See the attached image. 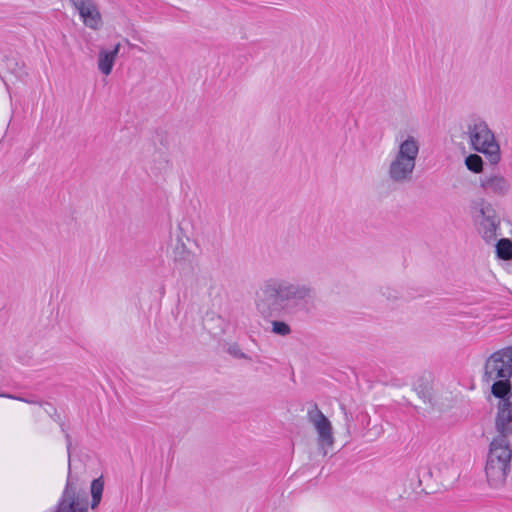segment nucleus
I'll use <instances>...</instances> for the list:
<instances>
[{"instance_id":"nucleus-1","label":"nucleus","mask_w":512,"mask_h":512,"mask_svg":"<svg viewBox=\"0 0 512 512\" xmlns=\"http://www.w3.org/2000/svg\"><path fill=\"white\" fill-rule=\"evenodd\" d=\"M314 296L315 290L309 283L271 277L256 290L254 304L263 318H278L291 307L308 303Z\"/></svg>"},{"instance_id":"nucleus-2","label":"nucleus","mask_w":512,"mask_h":512,"mask_svg":"<svg viewBox=\"0 0 512 512\" xmlns=\"http://www.w3.org/2000/svg\"><path fill=\"white\" fill-rule=\"evenodd\" d=\"M419 152L420 142L415 136L399 135L388 167L389 178L395 183L409 182L412 179Z\"/></svg>"},{"instance_id":"nucleus-3","label":"nucleus","mask_w":512,"mask_h":512,"mask_svg":"<svg viewBox=\"0 0 512 512\" xmlns=\"http://www.w3.org/2000/svg\"><path fill=\"white\" fill-rule=\"evenodd\" d=\"M512 347H506L492 353L485 361L483 381L491 384V393L495 397H504L512 391Z\"/></svg>"},{"instance_id":"nucleus-4","label":"nucleus","mask_w":512,"mask_h":512,"mask_svg":"<svg viewBox=\"0 0 512 512\" xmlns=\"http://www.w3.org/2000/svg\"><path fill=\"white\" fill-rule=\"evenodd\" d=\"M512 447L509 439L492 438L486 457L485 475L493 489L502 488L511 471Z\"/></svg>"},{"instance_id":"nucleus-5","label":"nucleus","mask_w":512,"mask_h":512,"mask_svg":"<svg viewBox=\"0 0 512 512\" xmlns=\"http://www.w3.org/2000/svg\"><path fill=\"white\" fill-rule=\"evenodd\" d=\"M466 134L470 147L485 155L487 160L495 165L501 159V151L493 131L482 119H473L467 125Z\"/></svg>"},{"instance_id":"nucleus-6","label":"nucleus","mask_w":512,"mask_h":512,"mask_svg":"<svg viewBox=\"0 0 512 512\" xmlns=\"http://www.w3.org/2000/svg\"><path fill=\"white\" fill-rule=\"evenodd\" d=\"M68 459L70 460L71 439L66 434ZM88 497L85 483L68 473L66 486L56 512H87Z\"/></svg>"},{"instance_id":"nucleus-7","label":"nucleus","mask_w":512,"mask_h":512,"mask_svg":"<svg viewBox=\"0 0 512 512\" xmlns=\"http://www.w3.org/2000/svg\"><path fill=\"white\" fill-rule=\"evenodd\" d=\"M307 420L313 426L317 434V444L323 455L331 449L335 443L333 426L331 421L319 409L317 404H312L307 410Z\"/></svg>"},{"instance_id":"nucleus-8","label":"nucleus","mask_w":512,"mask_h":512,"mask_svg":"<svg viewBox=\"0 0 512 512\" xmlns=\"http://www.w3.org/2000/svg\"><path fill=\"white\" fill-rule=\"evenodd\" d=\"M497 398L499 402L494 420L496 435L493 438L509 439L512 435V391Z\"/></svg>"},{"instance_id":"nucleus-9","label":"nucleus","mask_w":512,"mask_h":512,"mask_svg":"<svg viewBox=\"0 0 512 512\" xmlns=\"http://www.w3.org/2000/svg\"><path fill=\"white\" fill-rule=\"evenodd\" d=\"M469 212L473 223L503 216L501 206L492 197L480 195L471 200Z\"/></svg>"},{"instance_id":"nucleus-10","label":"nucleus","mask_w":512,"mask_h":512,"mask_svg":"<svg viewBox=\"0 0 512 512\" xmlns=\"http://www.w3.org/2000/svg\"><path fill=\"white\" fill-rule=\"evenodd\" d=\"M504 222L512 227L510 220L504 218V216L487 219L477 223H473L477 235L487 245H493L497 238L502 236L501 223Z\"/></svg>"},{"instance_id":"nucleus-11","label":"nucleus","mask_w":512,"mask_h":512,"mask_svg":"<svg viewBox=\"0 0 512 512\" xmlns=\"http://www.w3.org/2000/svg\"><path fill=\"white\" fill-rule=\"evenodd\" d=\"M73 7L78 11L85 26L97 30L102 25L100 11L93 0H70Z\"/></svg>"},{"instance_id":"nucleus-12","label":"nucleus","mask_w":512,"mask_h":512,"mask_svg":"<svg viewBox=\"0 0 512 512\" xmlns=\"http://www.w3.org/2000/svg\"><path fill=\"white\" fill-rule=\"evenodd\" d=\"M172 259L178 267L186 268L196 261V255L181 238H178L172 249Z\"/></svg>"},{"instance_id":"nucleus-13","label":"nucleus","mask_w":512,"mask_h":512,"mask_svg":"<svg viewBox=\"0 0 512 512\" xmlns=\"http://www.w3.org/2000/svg\"><path fill=\"white\" fill-rule=\"evenodd\" d=\"M120 50V43L116 44L112 50H101L98 55V69L104 75L112 72L114 62Z\"/></svg>"},{"instance_id":"nucleus-14","label":"nucleus","mask_w":512,"mask_h":512,"mask_svg":"<svg viewBox=\"0 0 512 512\" xmlns=\"http://www.w3.org/2000/svg\"><path fill=\"white\" fill-rule=\"evenodd\" d=\"M482 187L485 190H491L493 192H503L505 190L510 189V184L505 177L499 174H495L486 178L482 182Z\"/></svg>"},{"instance_id":"nucleus-15","label":"nucleus","mask_w":512,"mask_h":512,"mask_svg":"<svg viewBox=\"0 0 512 512\" xmlns=\"http://www.w3.org/2000/svg\"><path fill=\"white\" fill-rule=\"evenodd\" d=\"M495 247L496 255L499 259L509 261L512 259V241L508 238H500L492 245Z\"/></svg>"},{"instance_id":"nucleus-16","label":"nucleus","mask_w":512,"mask_h":512,"mask_svg":"<svg viewBox=\"0 0 512 512\" xmlns=\"http://www.w3.org/2000/svg\"><path fill=\"white\" fill-rule=\"evenodd\" d=\"M104 489V482L102 478L94 479L91 483V495H92V503L91 507L94 509L98 506L101 501L102 493Z\"/></svg>"},{"instance_id":"nucleus-17","label":"nucleus","mask_w":512,"mask_h":512,"mask_svg":"<svg viewBox=\"0 0 512 512\" xmlns=\"http://www.w3.org/2000/svg\"><path fill=\"white\" fill-rule=\"evenodd\" d=\"M153 161L154 164L151 167V171L155 175L166 172L171 168L170 160L163 154L156 155Z\"/></svg>"},{"instance_id":"nucleus-18","label":"nucleus","mask_w":512,"mask_h":512,"mask_svg":"<svg viewBox=\"0 0 512 512\" xmlns=\"http://www.w3.org/2000/svg\"><path fill=\"white\" fill-rule=\"evenodd\" d=\"M465 165L468 170L480 173L483 169V160L478 154H470L465 158Z\"/></svg>"},{"instance_id":"nucleus-19","label":"nucleus","mask_w":512,"mask_h":512,"mask_svg":"<svg viewBox=\"0 0 512 512\" xmlns=\"http://www.w3.org/2000/svg\"><path fill=\"white\" fill-rule=\"evenodd\" d=\"M271 330L274 334L281 336H287L291 333L290 326L283 321H273Z\"/></svg>"},{"instance_id":"nucleus-20","label":"nucleus","mask_w":512,"mask_h":512,"mask_svg":"<svg viewBox=\"0 0 512 512\" xmlns=\"http://www.w3.org/2000/svg\"><path fill=\"white\" fill-rule=\"evenodd\" d=\"M340 410L342 411L343 415H344V420H345V432L347 434L348 437L351 436L352 434V428H353V415L351 412H349L346 408L345 405L341 404L340 405Z\"/></svg>"},{"instance_id":"nucleus-21","label":"nucleus","mask_w":512,"mask_h":512,"mask_svg":"<svg viewBox=\"0 0 512 512\" xmlns=\"http://www.w3.org/2000/svg\"><path fill=\"white\" fill-rule=\"evenodd\" d=\"M382 295L387 297L388 299H396L398 297V293L396 291H390V288L386 287V288H382Z\"/></svg>"},{"instance_id":"nucleus-22","label":"nucleus","mask_w":512,"mask_h":512,"mask_svg":"<svg viewBox=\"0 0 512 512\" xmlns=\"http://www.w3.org/2000/svg\"><path fill=\"white\" fill-rule=\"evenodd\" d=\"M229 351L232 355H234L237 358H246L247 357L237 346L230 347Z\"/></svg>"},{"instance_id":"nucleus-23","label":"nucleus","mask_w":512,"mask_h":512,"mask_svg":"<svg viewBox=\"0 0 512 512\" xmlns=\"http://www.w3.org/2000/svg\"><path fill=\"white\" fill-rule=\"evenodd\" d=\"M7 397H9V398H13V399H17V400H20V401H23V402H27V403H29V401H28V400L23 399V398L14 397V396H11V395H7Z\"/></svg>"}]
</instances>
